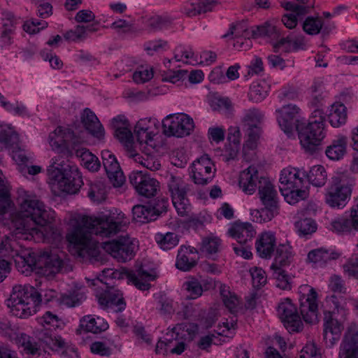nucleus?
Segmentation results:
<instances>
[{
  "instance_id": "obj_1",
  "label": "nucleus",
  "mask_w": 358,
  "mask_h": 358,
  "mask_svg": "<svg viewBox=\"0 0 358 358\" xmlns=\"http://www.w3.org/2000/svg\"><path fill=\"white\" fill-rule=\"evenodd\" d=\"M129 223L124 214L120 213L99 217L83 215L71 220L72 229L67 234L68 241L78 250L79 256L96 257L98 248L92 234L102 238L110 237L123 230Z\"/></svg>"
},
{
  "instance_id": "obj_2",
  "label": "nucleus",
  "mask_w": 358,
  "mask_h": 358,
  "mask_svg": "<svg viewBox=\"0 0 358 358\" xmlns=\"http://www.w3.org/2000/svg\"><path fill=\"white\" fill-rule=\"evenodd\" d=\"M20 209L12 220L13 235L19 239L31 241L44 227L54 221L55 212L47 210L36 196L24 193L19 196Z\"/></svg>"
},
{
  "instance_id": "obj_3",
  "label": "nucleus",
  "mask_w": 358,
  "mask_h": 358,
  "mask_svg": "<svg viewBox=\"0 0 358 358\" xmlns=\"http://www.w3.org/2000/svg\"><path fill=\"white\" fill-rule=\"evenodd\" d=\"M41 301V295L33 286L17 285L13 288L7 306L13 315L27 318L36 312Z\"/></svg>"
},
{
  "instance_id": "obj_4",
  "label": "nucleus",
  "mask_w": 358,
  "mask_h": 358,
  "mask_svg": "<svg viewBox=\"0 0 358 358\" xmlns=\"http://www.w3.org/2000/svg\"><path fill=\"white\" fill-rule=\"evenodd\" d=\"M315 115L308 123L298 122L296 129L302 148L306 152L314 154L320 149L322 141L325 137L324 117L322 113L317 110Z\"/></svg>"
},
{
  "instance_id": "obj_5",
  "label": "nucleus",
  "mask_w": 358,
  "mask_h": 358,
  "mask_svg": "<svg viewBox=\"0 0 358 358\" xmlns=\"http://www.w3.org/2000/svg\"><path fill=\"white\" fill-rule=\"evenodd\" d=\"M259 195L264 208L255 210L252 214L259 215L260 222H268L278 214V193L273 184L266 178L259 180Z\"/></svg>"
},
{
  "instance_id": "obj_6",
  "label": "nucleus",
  "mask_w": 358,
  "mask_h": 358,
  "mask_svg": "<svg viewBox=\"0 0 358 358\" xmlns=\"http://www.w3.org/2000/svg\"><path fill=\"white\" fill-rule=\"evenodd\" d=\"M166 185L178 214L181 217L189 216L190 206L187 195L190 191V185L181 177L173 174L167 177Z\"/></svg>"
},
{
  "instance_id": "obj_7",
  "label": "nucleus",
  "mask_w": 358,
  "mask_h": 358,
  "mask_svg": "<svg viewBox=\"0 0 358 358\" xmlns=\"http://www.w3.org/2000/svg\"><path fill=\"white\" fill-rule=\"evenodd\" d=\"M136 247L134 240L128 235L102 243L103 249L120 262L131 260L134 257Z\"/></svg>"
},
{
  "instance_id": "obj_8",
  "label": "nucleus",
  "mask_w": 358,
  "mask_h": 358,
  "mask_svg": "<svg viewBox=\"0 0 358 358\" xmlns=\"http://www.w3.org/2000/svg\"><path fill=\"white\" fill-rule=\"evenodd\" d=\"M129 181L138 195L148 199L155 196L160 189L159 182L142 171H133L129 176Z\"/></svg>"
},
{
  "instance_id": "obj_9",
  "label": "nucleus",
  "mask_w": 358,
  "mask_h": 358,
  "mask_svg": "<svg viewBox=\"0 0 358 358\" xmlns=\"http://www.w3.org/2000/svg\"><path fill=\"white\" fill-rule=\"evenodd\" d=\"M164 133L169 136L183 137L190 134L194 128L192 118L185 114L167 116L162 122Z\"/></svg>"
},
{
  "instance_id": "obj_10",
  "label": "nucleus",
  "mask_w": 358,
  "mask_h": 358,
  "mask_svg": "<svg viewBox=\"0 0 358 358\" xmlns=\"http://www.w3.org/2000/svg\"><path fill=\"white\" fill-rule=\"evenodd\" d=\"M215 171V165L210 157L204 155L193 162L192 177L195 184L205 185L211 182Z\"/></svg>"
},
{
  "instance_id": "obj_11",
  "label": "nucleus",
  "mask_w": 358,
  "mask_h": 358,
  "mask_svg": "<svg viewBox=\"0 0 358 358\" xmlns=\"http://www.w3.org/2000/svg\"><path fill=\"white\" fill-rule=\"evenodd\" d=\"M278 315L285 328L289 332H299L303 329V323L296 306L287 299L279 304Z\"/></svg>"
},
{
  "instance_id": "obj_12",
  "label": "nucleus",
  "mask_w": 358,
  "mask_h": 358,
  "mask_svg": "<svg viewBox=\"0 0 358 358\" xmlns=\"http://www.w3.org/2000/svg\"><path fill=\"white\" fill-rule=\"evenodd\" d=\"M59 175L58 178H50V180L62 192L68 194H76L83 185L82 176L76 166Z\"/></svg>"
},
{
  "instance_id": "obj_13",
  "label": "nucleus",
  "mask_w": 358,
  "mask_h": 358,
  "mask_svg": "<svg viewBox=\"0 0 358 358\" xmlns=\"http://www.w3.org/2000/svg\"><path fill=\"white\" fill-rule=\"evenodd\" d=\"M103 165L110 182L115 187H120L125 182V177L115 156L109 150L101 152Z\"/></svg>"
},
{
  "instance_id": "obj_14",
  "label": "nucleus",
  "mask_w": 358,
  "mask_h": 358,
  "mask_svg": "<svg viewBox=\"0 0 358 358\" xmlns=\"http://www.w3.org/2000/svg\"><path fill=\"white\" fill-rule=\"evenodd\" d=\"M343 329V324L334 317V311H324V341L329 347L338 342Z\"/></svg>"
},
{
  "instance_id": "obj_15",
  "label": "nucleus",
  "mask_w": 358,
  "mask_h": 358,
  "mask_svg": "<svg viewBox=\"0 0 358 358\" xmlns=\"http://www.w3.org/2000/svg\"><path fill=\"white\" fill-rule=\"evenodd\" d=\"M55 150L57 152L56 155L52 158L51 164L47 170L49 179L58 178L60 173L74 167L68 163L71 151L67 146Z\"/></svg>"
},
{
  "instance_id": "obj_16",
  "label": "nucleus",
  "mask_w": 358,
  "mask_h": 358,
  "mask_svg": "<svg viewBox=\"0 0 358 358\" xmlns=\"http://www.w3.org/2000/svg\"><path fill=\"white\" fill-rule=\"evenodd\" d=\"M264 115L257 109L252 108L247 110L242 119L243 127L251 141H256L262 133V124Z\"/></svg>"
},
{
  "instance_id": "obj_17",
  "label": "nucleus",
  "mask_w": 358,
  "mask_h": 358,
  "mask_svg": "<svg viewBox=\"0 0 358 358\" xmlns=\"http://www.w3.org/2000/svg\"><path fill=\"white\" fill-rule=\"evenodd\" d=\"M339 358H358V326L355 323L347 328Z\"/></svg>"
},
{
  "instance_id": "obj_18",
  "label": "nucleus",
  "mask_w": 358,
  "mask_h": 358,
  "mask_svg": "<svg viewBox=\"0 0 358 358\" xmlns=\"http://www.w3.org/2000/svg\"><path fill=\"white\" fill-rule=\"evenodd\" d=\"M351 192L352 189L350 185L341 182L334 183L326 194V203L334 208L344 206Z\"/></svg>"
},
{
  "instance_id": "obj_19",
  "label": "nucleus",
  "mask_w": 358,
  "mask_h": 358,
  "mask_svg": "<svg viewBox=\"0 0 358 358\" xmlns=\"http://www.w3.org/2000/svg\"><path fill=\"white\" fill-rule=\"evenodd\" d=\"M306 173L295 168H286L281 171L280 177V191L303 187Z\"/></svg>"
},
{
  "instance_id": "obj_20",
  "label": "nucleus",
  "mask_w": 358,
  "mask_h": 358,
  "mask_svg": "<svg viewBox=\"0 0 358 358\" xmlns=\"http://www.w3.org/2000/svg\"><path fill=\"white\" fill-rule=\"evenodd\" d=\"M98 301L103 309L110 310L113 313L122 312L126 307L122 294L117 290H108L100 294Z\"/></svg>"
},
{
  "instance_id": "obj_21",
  "label": "nucleus",
  "mask_w": 358,
  "mask_h": 358,
  "mask_svg": "<svg viewBox=\"0 0 358 358\" xmlns=\"http://www.w3.org/2000/svg\"><path fill=\"white\" fill-rule=\"evenodd\" d=\"M199 259L198 252L194 248L182 245L178 251L176 266L182 271H189L196 266Z\"/></svg>"
},
{
  "instance_id": "obj_22",
  "label": "nucleus",
  "mask_w": 358,
  "mask_h": 358,
  "mask_svg": "<svg viewBox=\"0 0 358 358\" xmlns=\"http://www.w3.org/2000/svg\"><path fill=\"white\" fill-rule=\"evenodd\" d=\"M299 108L295 105L288 104L278 109V121L281 129L286 134H291L294 126L298 122H302L297 119Z\"/></svg>"
},
{
  "instance_id": "obj_23",
  "label": "nucleus",
  "mask_w": 358,
  "mask_h": 358,
  "mask_svg": "<svg viewBox=\"0 0 358 358\" xmlns=\"http://www.w3.org/2000/svg\"><path fill=\"white\" fill-rule=\"evenodd\" d=\"M317 296V292L313 288H311L309 289V293L305 301H301V315L303 320L307 323L313 324L318 321Z\"/></svg>"
},
{
  "instance_id": "obj_24",
  "label": "nucleus",
  "mask_w": 358,
  "mask_h": 358,
  "mask_svg": "<svg viewBox=\"0 0 358 358\" xmlns=\"http://www.w3.org/2000/svg\"><path fill=\"white\" fill-rule=\"evenodd\" d=\"M228 234L238 243L246 244L254 236L255 231L250 223L236 221L228 229Z\"/></svg>"
},
{
  "instance_id": "obj_25",
  "label": "nucleus",
  "mask_w": 358,
  "mask_h": 358,
  "mask_svg": "<svg viewBox=\"0 0 358 358\" xmlns=\"http://www.w3.org/2000/svg\"><path fill=\"white\" fill-rule=\"evenodd\" d=\"M15 262L19 271L26 275L30 274L33 271H38V258L36 259L35 255L29 250L17 253Z\"/></svg>"
},
{
  "instance_id": "obj_26",
  "label": "nucleus",
  "mask_w": 358,
  "mask_h": 358,
  "mask_svg": "<svg viewBox=\"0 0 358 358\" xmlns=\"http://www.w3.org/2000/svg\"><path fill=\"white\" fill-rule=\"evenodd\" d=\"M128 280L137 289L145 291L150 288L149 282L155 278V275L140 267L137 269L129 271L126 273Z\"/></svg>"
},
{
  "instance_id": "obj_27",
  "label": "nucleus",
  "mask_w": 358,
  "mask_h": 358,
  "mask_svg": "<svg viewBox=\"0 0 358 358\" xmlns=\"http://www.w3.org/2000/svg\"><path fill=\"white\" fill-rule=\"evenodd\" d=\"M108 328V323L103 319L98 317L96 319L92 315H85L80 320L79 328L76 330L77 334H81L82 331L99 334Z\"/></svg>"
},
{
  "instance_id": "obj_28",
  "label": "nucleus",
  "mask_w": 358,
  "mask_h": 358,
  "mask_svg": "<svg viewBox=\"0 0 358 358\" xmlns=\"http://www.w3.org/2000/svg\"><path fill=\"white\" fill-rule=\"evenodd\" d=\"M82 123L85 129L97 138H102L104 129L96 115L89 108H85L82 115Z\"/></svg>"
},
{
  "instance_id": "obj_29",
  "label": "nucleus",
  "mask_w": 358,
  "mask_h": 358,
  "mask_svg": "<svg viewBox=\"0 0 358 358\" xmlns=\"http://www.w3.org/2000/svg\"><path fill=\"white\" fill-rule=\"evenodd\" d=\"M38 272L44 275L58 273L62 266V260L55 254L44 255L38 257Z\"/></svg>"
},
{
  "instance_id": "obj_30",
  "label": "nucleus",
  "mask_w": 358,
  "mask_h": 358,
  "mask_svg": "<svg viewBox=\"0 0 358 358\" xmlns=\"http://www.w3.org/2000/svg\"><path fill=\"white\" fill-rule=\"evenodd\" d=\"M275 241V235L271 232L261 234L255 243L258 255L262 258H270L274 251Z\"/></svg>"
},
{
  "instance_id": "obj_31",
  "label": "nucleus",
  "mask_w": 358,
  "mask_h": 358,
  "mask_svg": "<svg viewBox=\"0 0 358 358\" xmlns=\"http://www.w3.org/2000/svg\"><path fill=\"white\" fill-rule=\"evenodd\" d=\"M258 171L255 166H250L241 173L239 186L243 192L251 194L256 189Z\"/></svg>"
},
{
  "instance_id": "obj_32",
  "label": "nucleus",
  "mask_w": 358,
  "mask_h": 358,
  "mask_svg": "<svg viewBox=\"0 0 358 358\" xmlns=\"http://www.w3.org/2000/svg\"><path fill=\"white\" fill-rule=\"evenodd\" d=\"M197 325L194 324H178L171 331L166 334V341L171 342L172 340L179 338L192 340L197 331Z\"/></svg>"
},
{
  "instance_id": "obj_33",
  "label": "nucleus",
  "mask_w": 358,
  "mask_h": 358,
  "mask_svg": "<svg viewBox=\"0 0 358 358\" xmlns=\"http://www.w3.org/2000/svg\"><path fill=\"white\" fill-rule=\"evenodd\" d=\"M348 138L345 136H338L327 147L325 154L331 160H339L347 152Z\"/></svg>"
},
{
  "instance_id": "obj_34",
  "label": "nucleus",
  "mask_w": 358,
  "mask_h": 358,
  "mask_svg": "<svg viewBox=\"0 0 358 358\" xmlns=\"http://www.w3.org/2000/svg\"><path fill=\"white\" fill-rule=\"evenodd\" d=\"M115 127V136L117 138L127 147L131 145L133 134L128 129L129 122L124 117H117L113 120Z\"/></svg>"
},
{
  "instance_id": "obj_35",
  "label": "nucleus",
  "mask_w": 358,
  "mask_h": 358,
  "mask_svg": "<svg viewBox=\"0 0 358 358\" xmlns=\"http://www.w3.org/2000/svg\"><path fill=\"white\" fill-rule=\"evenodd\" d=\"M134 220L136 222L145 223L155 220L159 212L155 207L149 206L136 205L132 209Z\"/></svg>"
},
{
  "instance_id": "obj_36",
  "label": "nucleus",
  "mask_w": 358,
  "mask_h": 358,
  "mask_svg": "<svg viewBox=\"0 0 358 358\" xmlns=\"http://www.w3.org/2000/svg\"><path fill=\"white\" fill-rule=\"evenodd\" d=\"M330 124L338 128L346 122L347 108L342 103H335L331 105L330 113L328 115Z\"/></svg>"
},
{
  "instance_id": "obj_37",
  "label": "nucleus",
  "mask_w": 358,
  "mask_h": 358,
  "mask_svg": "<svg viewBox=\"0 0 358 358\" xmlns=\"http://www.w3.org/2000/svg\"><path fill=\"white\" fill-rule=\"evenodd\" d=\"M294 259L292 246L289 243L280 244L276 248L274 262L271 265L282 267L289 265Z\"/></svg>"
},
{
  "instance_id": "obj_38",
  "label": "nucleus",
  "mask_w": 358,
  "mask_h": 358,
  "mask_svg": "<svg viewBox=\"0 0 358 358\" xmlns=\"http://www.w3.org/2000/svg\"><path fill=\"white\" fill-rule=\"evenodd\" d=\"M76 155L81 161L82 164L91 171H97L100 166V162L96 156L87 149L81 148L76 150Z\"/></svg>"
},
{
  "instance_id": "obj_39",
  "label": "nucleus",
  "mask_w": 358,
  "mask_h": 358,
  "mask_svg": "<svg viewBox=\"0 0 358 358\" xmlns=\"http://www.w3.org/2000/svg\"><path fill=\"white\" fill-rule=\"evenodd\" d=\"M338 258V254L329 252L323 248H318L310 251L308 254V259L309 262L320 265L325 264L329 261Z\"/></svg>"
},
{
  "instance_id": "obj_40",
  "label": "nucleus",
  "mask_w": 358,
  "mask_h": 358,
  "mask_svg": "<svg viewBox=\"0 0 358 358\" xmlns=\"http://www.w3.org/2000/svg\"><path fill=\"white\" fill-rule=\"evenodd\" d=\"M17 343L23 348L27 354L39 355L41 348L33 338L24 333H20L16 336Z\"/></svg>"
},
{
  "instance_id": "obj_41",
  "label": "nucleus",
  "mask_w": 358,
  "mask_h": 358,
  "mask_svg": "<svg viewBox=\"0 0 358 358\" xmlns=\"http://www.w3.org/2000/svg\"><path fill=\"white\" fill-rule=\"evenodd\" d=\"M155 239L158 245L164 250H171L179 243V236L173 232L158 233Z\"/></svg>"
},
{
  "instance_id": "obj_42",
  "label": "nucleus",
  "mask_w": 358,
  "mask_h": 358,
  "mask_svg": "<svg viewBox=\"0 0 358 358\" xmlns=\"http://www.w3.org/2000/svg\"><path fill=\"white\" fill-rule=\"evenodd\" d=\"M306 178L313 185L322 187L326 183L327 175L325 169L322 166L317 165L311 168L309 173L306 174Z\"/></svg>"
},
{
  "instance_id": "obj_43",
  "label": "nucleus",
  "mask_w": 358,
  "mask_h": 358,
  "mask_svg": "<svg viewBox=\"0 0 358 358\" xmlns=\"http://www.w3.org/2000/svg\"><path fill=\"white\" fill-rule=\"evenodd\" d=\"M285 45V51L297 50L303 48L304 46V39L303 36H297L294 38L287 36L281 38L278 43L273 45V49L275 52L278 51V48Z\"/></svg>"
},
{
  "instance_id": "obj_44",
  "label": "nucleus",
  "mask_w": 358,
  "mask_h": 358,
  "mask_svg": "<svg viewBox=\"0 0 358 358\" xmlns=\"http://www.w3.org/2000/svg\"><path fill=\"white\" fill-rule=\"evenodd\" d=\"M331 229L338 234L349 233L355 230L354 222L350 217H338L331 222Z\"/></svg>"
},
{
  "instance_id": "obj_45",
  "label": "nucleus",
  "mask_w": 358,
  "mask_h": 358,
  "mask_svg": "<svg viewBox=\"0 0 358 358\" xmlns=\"http://www.w3.org/2000/svg\"><path fill=\"white\" fill-rule=\"evenodd\" d=\"M252 37H268L272 39H277L279 37V33L273 24L266 22L262 25L257 26L252 31Z\"/></svg>"
},
{
  "instance_id": "obj_46",
  "label": "nucleus",
  "mask_w": 358,
  "mask_h": 358,
  "mask_svg": "<svg viewBox=\"0 0 358 358\" xmlns=\"http://www.w3.org/2000/svg\"><path fill=\"white\" fill-rule=\"evenodd\" d=\"M282 194L285 197V199L289 204H295L301 200H304L308 196V191L306 187L301 188H293V189H289L281 191Z\"/></svg>"
},
{
  "instance_id": "obj_47",
  "label": "nucleus",
  "mask_w": 358,
  "mask_h": 358,
  "mask_svg": "<svg viewBox=\"0 0 358 358\" xmlns=\"http://www.w3.org/2000/svg\"><path fill=\"white\" fill-rule=\"evenodd\" d=\"M249 36L247 23L244 21L232 23L229 31L222 36V38H247Z\"/></svg>"
},
{
  "instance_id": "obj_48",
  "label": "nucleus",
  "mask_w": 358,
  "mask_h": 358,
  "mask_svg": "<svg viewBox=\"0 0 358 358\" xmlns=\"http://www.w3.org/2000/svg\"><path fill=\"white\" fill-rule=\"evenodd\" d=\"M182 287L189 293L187 299H196L200 297L203 292L201 282L194 277L189 278L188 280L183 283Z\"/></svg>"
},
{
  "instance_id": "obj_49",
  "label": "nucleus",
  "mask_w": 358,
  "mask_h": 358,
  "mask_svg": "<svg viewBox=\"0 0 358 358\" xmlns=\"http://www.w3.org/2000/svg\"><path fill=\"white\" fill-rule=\"evenodd\" d=\"M271 269L273 271V277L276 280V286L283 290H289L291 283L285 271L281 267L275 266V265H271Z\"/></svg>"
},
{
  "instance_id": "obj_50",
  "label": "nucleus",
  "mask_w": 358,
  "mask_h": 358,
  "mask_svg": "<svg viewBox=\"0 0 358 358\" xmlns=\"http://www.w3.org/2000/svg\"><path fill=\"white\" fill-rule=\"evenodd\" d=\"M323 22L319 17H308L303 24V31L309 35H316L320 32Z\"/></svg>"
},
{
  "instance_id": "obj_51",
  "label": "nucleus",
  "mask_w": 358,
  "mask_h": 358,
  "mask_svg": "<svg viewBox=\"0 0 358 358\" xmlns=\"http://www.w3.org/2000/svg\"><path fill=\"white\" fill-rule=\"evenodd\" d=\"M18 135L7 126H0V141L6 145H13L18 142Z\"/></svg>"
},
{
  "instance_id": "obj_52",
  "label": "nucleus",
  "mask_w": 358,
  "mask_h": 358,
  "mask_svg": "<svg viewBox=\"0 0 358 358\" xmlns=\"http://www.w3.org/2000/svg\"><path fill=\"white\" fill-rule=\"evenodd\" d=\"M295 227L301 235L306 236L312 234L317 229V224L314 220L305 218L295 223Z\"/></svg>"
},
{
  "instance_id": "obj_53",
  "label": "nucleus",
  "mask_w": 358,
  "mask_h": 358,
  "mask_svg": "<svg viewBox=\"0 0 358 358\" xmlns=\"http://www.w3.org/2000/svg\"><path fill=\"white\" fill-rule=\"evenodd\" d=\"M132 157L136 162L152 171H157L161 167L159 161L153 157L147 156L143 157L138 154L132 155Z\"/></svg>"
},
{
  "instance_id": "obj_54",
  "label": "nucleus",
  "mask_w": 358,
  "mask_h": 358,
  "mask_svg": "<svg viewBox=\"0 0 358 358\" xmlns=\"http://www.w3.org/2000/svg\"><path fill=\"white\" fill-rule=\"evenodd\" d=\"M2 174L0 170V175ZM10 205V200L7 187L3 180L0 177V214H3Z\"/></svg>"
},
{
  "instance_id": "obj_55",
  "label": "nucleus",
  "mask_w": 358,
  "mask_h": 358,
  "mask_svg": "<svg viewBox=\"0 0 358 358\" xmlns=\"http://www.w3.org/2000/svg\"><path fill=\"white\" fill-rule=\"evenodd\" d=\"M296 358H322V355L315 343L309 342L302 348Z\"/></svg>"
},
{
  "instance_id": "obj_56",
  "label": "nucleus",
  "mask_w": 358,
  "mask_h": 358,
  "mask_svg": "<svg viewBox=\"0 0 358 358\" xmlns=\"http://www.w3.org/2000/svg\"><path fill=\"white\" fill-rule=\"evenodd\" d=\"M220 245V240L216 237H208L203 240L201 251L209 255L216 253Z\"/></svg>"
},
{
  "instance_id": "obj_57",
  "label": "nucleus",
  "mask_w": 358,
  "mask_h": 358,
  "mask_svg": "<svg viewBox=\"0 0 358 358\" xmlns=\"http://www.w3.org/2000/svg\"><path fill=\"white\" fill-rule=\"evenodd\" d=\"M63 142L64 145H71L75 149V146L82 143L84 141V138L80 135H76L73 131L71 129H64V134L62 136Z\"/></svg>"
},
{
  "instance_id": "obj_58",
  "label": "nucleus",
  "mask_w": 358,
  "mask_h": 358,
  "mask_svg": "<svg viewBox=\"0 0 358 358\" xmlns=\"http://www.w3.org/2000/svg\"><path fill=\"white\" fill-rule=\"evenodd\" d=\"M64 131V129L58 127L53 132L50 134L48 137L49 143L53 150L66 147V145L62 144Z\"/></svg>"
},
{
  "instance_id": "obj_59",
  "label": "nucleus",
  "mask_w": 358,
  "mask_h": 358,
  "mask_svg": "<svg viewBox=\"0 0 358 358\" xmlns=\"http://www.w3.org/2000/svg\"><path fill=\"white\" fill-rule=\"evenodd\" d=\"M64 37L66 40L72 41L84 40L86 38L84 25H77L74 29L66 31Z\"/></svg>"
},
{
  "instance_id": "obj_60",
  "label": "nucleus",
  "mask_w": 358,
  "mask_h": 358,
  "mask_svg": "<svg viewBox=\"0 0 358 358\" xmlns=\"http://www.w3.org/2000/svg\"><path fill=\"white\" fill-rule=\"evenodd\" d=\"M47 27L48 22L45 21L28 20L23 24V29L29 34H34Z\"/></svg>"
},
{
  "instance_id": "obj_61",
  "label": "nucleus",
  "mask_w": 358,
  "mask_h": 358,
  "mask_svg": "<svg viewBox=\"0 0 358 358\" xmlns=\"http://www.w3.org/2000/svg\"><path fill=\"white\" fill-rule=\"evenodd\" d=\"M38 339L45 343L47 345L50 346V348L53 347H59L62 348L64 346V344L57 340H54L52 338L50 331L49 329H41L38 334Z\"/></svg>"
},
{
  "instance_id": "obj_62",
  "label": "nucleus",
  "mask_w": 358,
  "mask_h": 358,
  "mask_svg": "<svg viewBox=\"0 0 358 358\" xmlns=\"http://www.w3.org/2000/svg\"><path fill=\"white\" fill-rule=\"evenodd\" d=\"M105 189L101 182H94L91 185L88 196L94 201H99L104 199Z\"/></svg>"
},
{
  "instance_id": "obj_63",
  "label": "nucleus",
  "mask_w": 358,
  "mask_h": 358,
  "mask_svg": "<svg viewBox=\"0 0 358 358\" xmlns=\"http://www.w3.org/2000/svg\"><path fill=\"white\" fill-rule=\"evenodd\" d=\"M282 7L287 10H292L296 17L303 16L310 11L309 6L299 5L292 2H286L282 4Z\"/></svg>"
},
{
  "instance_id": "obj_64",
  "label": "nucleus",
  "mask_w": 358,
  "mask_h": 358,
  "mask_svg": "<svg viewBox=\"0 0 358 358\" xmlns=\"http://www.w3.org/2000/svg\"><path fill=\"white\" fill-rule=\"evenodd\" d=\"M343 268L349 275L358 277V256H352L344 265Z\"/></svg>"
}]
</instances>
